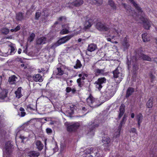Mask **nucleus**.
<instances>
[{
	"instance_id": "11",
	"label": "nucleus",
	"mask_w": 157,
	"mask_h": 157,
	"mask_svg": "<svg viewBox=\"0 0 157 157\" xmlns=\"http://www.w3.org/2000/svg\"><path fill=\"white\" fill-rule=\"evenodd\" d=\"M102 142L103 143L104 146L107 147L108 145V144H110V140L108 136H105L103 137Z\"/></svg>"
},
{
	"instance_id": "45",
	"label": "nucleus",
	"mask_w": 157,
	"mask_h": 157,
	"mask_svg": "<svg viewBox=\"0 0 157 157\" xmlns=\"http://www.w3.org/2000/svg\"><path fill=\"white\" fill-rule=\"evenodd\" d=\"M81 78H80L78 79L77 80V82L79 86L80 87L82 86V85L81 84Z\"/></svg>"
},
{
	"instance_id": "38",
	"label": "nucleus",
	"mask_w": 157,
	"mask_h": 157,
	"mask_svg": "<svg viewBox=\"0 0 157 157\" xmlns=\"http://www.w3.org/2000/svg\"><path fill=\"white\" fill-rule=\"evenodd\" d=\"M10 48L9 49V50H10V54L11 55L13 54H14L15 51V49L14 47L12 45H10Z\"/></svg>"
},
{
	"instance_id": "40",
	"label": "nucleus",
	"mask_w": 157,
	"mask_h": 157,
	"mask_svg": "<svg viewBox=\"0 0 157 157\" xmlns=\"http://www.w3.org/2000/svg\"><path fill=\"white\" fill-rule=\"evenodd\" d=\"M35 37V34L34 33H31L29 37L28 38V40L30 41V42H31L33 41L34 39V38Z\"/></svg>"
},
{
	"instance_id": "3",
	"label": "nucleus",
	"mask_w": 157,
	"mask_h": 157,
	"mask_svg": "<svg viewBox=\"0 0 157 157\" xmlns=\"http://www.w3.org/2000/svg\"><path fill=\"white\" fill-rule=\"evenodd\" d=\"M13 145L10 141L7 142L6 144L5 152L7 155H10L13 151Z\"/></svg>"
},
{
	"instance_id": "55",
	"label": "nucleus",
	"mask_w": 157,
	"mask_h": 157,
	"mask_svg": "<svg viewBox=\"0 0 157 157\" xmlns=\"http://www.w3.org/2000/svg\"><path fill=\"white\" fill-rule=\"evenodd\" d=\"M153 60L154 62L157 64V58H153Z\"/></svg>"
},
{
	"instance_id": "39",
	"label": "nucleus",
	"mask_w": 157,
	"mask_h": 157,
	"mask_svg": "<svg viewBox=\"0 0 157 157\" xmlns=\"http://www.w3.org/2000/svg\"><path fill=\"white\" fill-rule=\"evenodd\" d=\"M78 105V104H76L75 105H72L70 106L71 108L70 109V110H71V114H73L74 113V110H73V109H76L77 108V105Z\"/></svg>"
},
{
	"instance_id": "44",
	"label": "nucleus",
	"mask_w": 157,
	"mask_h": 157,
	"mask_svg": "<svg viewBox=\"0 0 157 157\" xmlns=\"http://www.w3.org/2000/svg\"><path fill=\"white\" fill-rule=\"evenodd\" d=\"M40 13L39 12H37L36 13L35 19H38L39 17L40 16Z\"/></svg>"
},
{
	"instance_id": "56",
	"label": "nucleus",
	"mask_w": 157,
	"mask_h": 157,
	"mask_svg": "<svg viewBox=\"0 0 157 157\" xmlns=\"http://www.w3.org/2000/svg\"><path fill=\"white\" fill-rule=\"evenodd\" d=\"M71 91H72V92L73 94H74L76 92V90L75 89H71Z\"/></svg>"
},
{
	"instance_id": "59",
	"label": "nucleus",
	"mask_w": 157,
	"mask_h": 157,
	"mask_svg": "<svg viewBox=\"0 0 157 157\" xmlns=\"http://www.w3.org/2000/svg\"><path fill=\"white\" fill-rule=\"evenodd\" d=\"M21 49L20 48H19L18 51V53L19 54H21Z\"/></svg>"
},
{
	"instance_id": "58",
	"label": "nucleus",
	"mask_w": 157,
	"mask_h": 157,
	"mask_svg": "<svg viewBox=\"0 0 157 157\" xmlns=\"http://www.w3.org/2000/svg\"><path fill=\"white\" fill-rule=\"evenodd\" d=\"M27 108L28 109H32V108L31 107L30 105H29L27 106Z\"/></svg>"
},
{
	"instance_id": "28",
	"label": "nucleus",
	"mask_w": 157,
	"mask_h": 157,
	"mask_svg": "<svg viewBox=\"0 0 157 157\" xmlns=\"http://www.w3.org/2000/svg\"><path fill=\"white\" fill-rule=\"evenodd\" d=\"M138 59L136 57V56L133 57L132 59V60L130 62H127V64L128 66V67H129V65L131 64L132 63V65H134L135 64V63L137 61Z\"/></svg>"
},
{
	"instance_id": "1",
	"label": "nucleus",
	"mask_w": 157,
	"mask_h": 157,
	"mask_svg": "<svg viewBox=\"0 0 157 157\" xmlns=\"http://www.w3.org/2000/svg\"><path fill=\"white\" fill-rule=\"evenodd\" d=\"M74 35V34H72L61 38L56 43L52 44L50 48L52 49L54 48L59 45L66 42Z\"/></svg>"
},
{
	"instance_id": "61",
	"label": "nucleus",
	"mask_w": 157,
	"mask_h": 157,
	"mask_svg": "<svg viewBox=\"0 0 157 157\" xmlns=\"http://www.w3.org/2000/svg\"><path fill=\"white\" fill-rule=\"evenodd\" d=\"M122 79V78H120V80L119 81L117 80V83H120V82L121 81V80H122L121 79Z\"/></svg>"
},
{
	"instance_id": "54",
	"label": "nucleus",
	"mask_w": 157,
	"mask_h": 157,
	"mask_svg": "<svg viewBox=\"0 0 157 157\" xmlns=\"http://www.w3.org/2000/svg\"><path fill=\"white\" fill-rule=\"evenodd\" d=\"M21 87H19L17 89V90L16 91V92H21Z\"/></svg>"
},
{
	"instance_id": "48",
	"label": "nucleus",
	"mask_w": 157,
	"mask_h": 157,
	"mask_svg": "<svg viewBox=\"0 0 157 157\" xmlns=\"http://www.w3.org/2000/svg\"><path fill=\"white\" fill-rule=\"evenodd\" d=\"M66 19V18L65 17L62 16L59 18L58 19V20L59 21H62L63 19Z\"/></svg>"
},
{
	"instance_id": "8",
	"label": "nucleus",
	"mask_w": 157,
	"mask_h": 157,
	"mask_svg": "<svg viewBox=\"0 0 157 157\" xmlns=\"http://www.w3.org/2000/svg\"><path fill=\"white\" fill-rule=\"evenodd\" d=\"M33 79L34 81L36 82H41L43 80V78L41 75L39 74L34 75L33 76Z\"/></svg>"
},
{
	"instance_id": "31",
	"label": "nucleus",
	"mask_w": 157,
	"mask_h": 157,
	"mask_svg": "<svg viewBox=\"0 0 157 157\" xmlns=\"http://www.w3.org/2000/svg\"><path fill=\"white\" fill-rule=\"evenodd\" d=\"M152 100H153V98H150V99L148 100V101L147 102L146 105L147 108H151L152 107V106H153Z\"/></svg>"
},
{
	"instance_id": "27",
	"label": "nucleus",
	"mask_w": 157,
	"mask_h": 157,
	"mask_svg": "<svg viewBox=\"0 0 157 157\" xmlns=\"http://www.w3.org/2000/svg\"><path fill=\"white\" fill-rule=\"evenodd\" d=\"M113 77L115 78H117L119 77V75L121 74L119 71L118 67L116 69L113 71Z\"/></svg>"
},
{
	"instance_id": "51",
	"label": "nucleus",
	"mask_w": 157,
	"mask_h": 157,
	"mask_svg": "<svg viewBox=\"0 0 157 157\" xmlns=\"http://www.w3.org/2000/svg\"><path fill=\"white\" fill-rule=\"evenodd\" d=\"M86 152L89 155H90V154L91 153V151H90L89 149V148H88L86 150Z\"/></svg>"
},
{
	"instance_id": "25",
	"label": "nucleus",
	"mask_w": 157,
	"mask_h": 157,
	"mask_svg": "<svg viewBox=\"0 0 157 157\" xmlns=\"http://www.w3.org/2000/svg\"><path fill=\"white\" fill-rule=\"evenodd\" d=\"M94 74L96 76H98L100 75H102L104 73V69H97L94 70Z\"/></svg>"
},
{
	"instance_id": "33",
	"label": "nucleus",
	"mask_w": 157,
	"mask_h": 157,
	"mask_svg": "<svg viewBox=\"0 0 157 157\" xmlns=\"http://www.w3.org/2000/svg\"><path fill=\"white\" fill-rule=\"evenodd\" d=\"M147 33L143 34L142 35V38L143 39V41L144 42H146L150 40V39L147 38Z\"/></svg>"
},
{
	"instance_id": "53",
	"label": "nucleus",
	"mask_w": 157,
	"mask_h": 157,
	"mask_svg": "<svg viewBox=\"0 0 157 157\" xmlns=\"http://www.w3.org/2000/svg\"><path fill=\"white\" fill-rule=\"evenodd\" d=\"M21 117H24L25 116V112H24V111L21 112Z\"/></svg>"
},
{
	"instance_id": "10",
	"label": "nucleus",
	"mask_w": 157,
	"mask_h": 157,
	"mask_svg": "<svg viewBox=\"0 0 157 157\" xmlns=\"http://www.w3.org/2000/svg\"><path fill=\"white\" fill-rule=\"evenodd\" d=\"M126 117L127 116L125 115H124L119 124V126L118 127V131L117 132L119 135L120 134V132L121 131L122 126L124 124L126 120Z\"/></svg>"
},
{
	"instance_id": "26",
	"label": "nucleus",
	"mask_w": 157,
	"mask_h": 157,
	"mask_svg": "<svg viewBox=\"0 0 157 157\" xmlns=\"http://www.w3.org/2000/svg\"><path fill=\"white\" fill-rule=\"evenodd\" d=\"M36 144L37 147V148L38 149L39 151H40L43 149L44 145L42 144L40 141L37 140L36 142Z\"/></svg>"
},
{
	"instance_id": "24",
	"label": "nucleus",
	"mask_w": 157,
	"mask_h": 157,
	"mask_svg": "<svg viewBox=\"0 0 157 157\" xmlns=\"http://www.w3.org/2000/svg\"><path fill=\"white\" fill-rule=\"evenodd\" d=\"M122 4L124 8L127 10V12L128 13H129V15L134 16L133 14L132 13L133 11L130 8V7L129 6H127L125 3H122Z\"/></svg>"
},
{
	"instance_id": "12",
	"label": "nucleus",
	"mask_w": 157,
	"mask_h": 157,
	"mask_svg": "<svg viewBox=\"0 0 157 157\" xmlns=\"http://www.w3.org/2000/svg\"><path fill=\"white\" fill-rule=\"evenodd\" d=\"M139 56L140 59H142L144 60L149 61H151L152 60L150 56L143 53H140Z\"/></svg>"
},
{
	"instance_id": "50",
	"label": "nucleus",
	"mask_w": 157,
	"mask_h": 157,
	"mask_svg": "<svg viewBox=\"0 0 157 157\" xmlns=\"http://www.w3.org/2000/svg\"><path fill=\"white\" fill-rule=\"evenodd\" d=\"M118 131V129L117 131L115 134L114 136H115L116 138H117V137H119V136H120V134H119V135L118 133L117 132Z\"/></svg>"
},
{
	"instance_id": "57",
	"label": "nucleus",
	"mask_w": 157,
	"mask_h": 157,
	"mask_svg": "<svg viewBox=\"0 0 157 157\" xmlns=\"http://www.w3.org/2000/svg\"><path fill=\"white\" fill-rule=\"evenodd\" d=\"M20 111H21V112H23V111H25V109L23 108L22 107H21L20 108Z\"/></svg>"
},
{
	"instance_id": "22",
	"label": "nucleus",
	"mask_w": 157,
	"mask_h": 157,
	"mask_svg": "<svg viewBox=\"0 0 157 157\" xmlns=\"http://www.w3.org/2000/svg\"><path fill=\"white\" fill-rule=\"evenodd\" d=\"M134 91V88L132 87H129L127 90L126 97H128L132 94Z\"/></svg>"
},
{
	"instance_id": "13",
	"label": "nucleus",
	"mask_w": 157,
	"mask_h": 157,
	"mask_svg": "<svg viewBox=\"0 0 157 157\" xmlns=\"http://www.w3.org/2000/svg\"><path fill=\"white\" fill-rule=\"evenodd\" d=\"M125 106L124 104H122L120 107V113L118 116L119 119L122 116L125 111Z\"/></svg>"
},
{
	"instance_id": "62",
	"label": "nucleus",
	"mask_w": 157,
	"mask_h": 157,
	"mask_svg": "<svg viewBox=\"0 0 157 157\" xmlns=\"http://www.w3.org/2000/svg\"><path fill=\"white\" fill-rule=\"evenodd\" d=\"M82 110L84 111H86V109L85 107H82Z\"/></svg>"
},
{
	"instance_id": "2",
	"label": "nucleus",
	"mask_w": 157,
	"mask_h": 157,
	"mask_svg": "<svg viewBox=\"0 0 157 157\" xmlns=\"http://www.w3.org/2000/svg\"><path fill=\"white\" fill-rule=\"evenodd\" d=\"M106 81V79L104 77L99 78L97 81H96L95 83L96 84V88L100 90L102 87L101 84L103 83H105Z\"/></svg>"
},
{
	"instance_id": "47",
	"label": "nucleus",
	"mask_w": 157,
	"mask_h": 157,
	"mask_svg": "<svg viewBox=\"0 0 157 157\" xmlns=\"http://www.w3.org/2000/svg\"><path fill=\"white\" fill-rule=\"evenodd\" d=\"M20 26L19 25H18L17 26L16 28L14 29V31L17 32L20 29Z\"/></svg>"
},
{
	"instance_id": "63",
	"label": "nucleus",
	"mask_w": 157,
	"mask_h": 157,
	"mask_svg": "<svg viewBox=\"0 0 157 157\" xmlns=\"http://www.w3.org/2000/svg\"><path fill=\"white\" fill-rule=\"evenodd\" d=\"M89 149L90 151H91V152H93V148H89Z\"/></svg>"
},
{
	"instance_id": "21",
	"label": "nucleus",
	"mask_w": 157,
	"mask_h": 157,
	"mask_svg": "<svg viewBox=\"0 0 157 157\" xmlns=\"http://www.w3.org/2000/svg\"><path fill=\"white\" fill-rule=\"evenodd\" d=\"M86 101L88 105L90 106H93V104L94 102V100L93 97L90 96L87 99Z\"/></svg>"
},
{
	"instance_id": "36",
	"label": "nucleus",
	"mask_w": 157,
	"mask_h": 157,
	"mask_svg": "<svg viewBox=\"0 0 157 157\" xmlns=\"http://www.w3.org/2000/svg\"><path fill=\"white\" fill-rule=\"evenodd\" d=\"M155 74V71L154 70L151 71L150 73V77L151 79L152 82L155 78V77L154 75V74Z\"/></svg>"
},
{
	"instance_id": "32",
	"label": "nucleus",
	"mask_w": 157,
	"mask_h": 157,
	"mask_svg": "<svg viewBox=\"0 0 157 157\" xmlns=\"http://www.w3.org/2000/svg\"><path fill=\"white\" fill-rule=\"evenodd\" d=\"M57 71L55 72V74L56 75L60 76L62 75L63 74L64 71L62 70L60 68H57Z\"/></svg>"
},
{
	"instance_id": "17",
	"label": "nucleus",
	"mask_w": 157,
	"mask_h": 157,
	"mask_svg": "<svg viewBox=\"0 0 157 157\" xmlns=\"http://www.w3.org/2000/svg\"><path fill=\"white\" fill-rule=\"evenodd\" d=\"M92 24V21L91 19L86 21L84 24V28L85 29H89L91 26Z\"/></svg>"
},
{
	"instance_id": "49",
	"label": "nucleus",
	"mask_w": 157,
	"mask_h": 157,
	"mask_svg": "<svg viewBox=\"0 0 157 157\" xmlns=\"http://www.w3.org/2000/svg\"><path fill=\"white\" fill-rule=\"evenodd\" d=\"M46 132L48 133H51L52 132V131L51 130V129L49 128H47L46 130Z\"/></svg>"
},
{
	"instance_id": "20",
	"label": "nucleus",
	"mask_w": 157,
	"mask_h": 157,
	"mask_svg": "<svg viewBox=\"0 0 157 157\" xmlns=\"http://www.w3.org/2000/svg\"><path fill=\"white\" fill-rule=\"evenodd\" d=\"M91 4L97 5L98 6L101 5L103 2L102 0H88Z\"/></svg>"
},
{
	"instance_id": "60",
	"label": "nucleus",
	"mask_w": 157,
	"mask_h": 157,
	"mask_svg": "<svg viewBox=\"0 0 157 157\" xmlns=\"http://www.w3.org/2000/svg\"><path fill=\"white\" fill-rule=\"evenodd\" d=\"M134 114L133 113H132L131 114V117L132 118H133L134 117Z\"/></svg>"
},
{
	"instance_id": "5",
	"label": "nucleus",
	"mask_w": 157,
	"mask_h": 157,
	"mask_svg": "<svg viewBox=\"0 0 157 157\" xmlns=\"http://www.w3.org/2000/svg\"><path fill=\"white\" fill-rule=\"evenodd\" d=\"M99 126L98 124H92L89 126L88 130V134L89 135L93 136L94 134V129L96 127H98Z\"/></svg>"
},
{
	"instance_id": "7",
	"label": "nucleus",
	"mask_w": 157,
	"mask_h": 157,
	"mask_svg": "<svg viewBox=\"0 0 157 157\" xmlns=\"http://www.w3.org/2000/svg\"><path fill=\"white\" fill-rule=\"evenodd\" d=\"M18 78L15 75L9 77L8 82L10 84H15L17 82Z\"/></svg>"
},
{
	"instance_id": "37",
	"label": "nucleus",
	"mask_w": 157,
	"mask_h": 157,
	"mask_svg": "<svg viewBox=\"0 0 157 157\" xmlns=\"http://www.w3.org/2000/svg\"><path fill=\"white\" fill-rule=\"evenodd\" d=\"M144 28L147 29H148L151 26L150 22L149 21H147L144 22Z\"/></svg>"
},
{
	"instance_id": "23",
	"label": "nucleus",
	"mask_w": 157,
	"mask_h": 157,
	"mask_svg": "<svg viewBox=\"0 0 157 157\" xmlns=\"http://www.w3.org/2000/svg\"><path fill=\"white\" fill-rule=\"evenodd\" d=\"M143 116L141 113L139 114L137 117V120L138 122V125L139 128L140 125V124L142 121Z\"/></svg>"
},
{
	"instance_id": "9",
	"label": "nucleus",
	"mask_w": 157,
	"mask_h": 157,
	"mask_svg": "<svg viewBox=\"0 0 157 157\" xmlns=\"http://www.w3.org/2000/svg\"><path fill=\"white\" fill-rule=\"evenodd\" d=\"M47 39L45 37L43 36L38 38L36 40L37 44L41 45L46 43Z\"/></svg>"
},
{
	"instance_id": "52",
	"label": "nucleus",
	"mask_w": 157,
	"mask_h": 157,
	"mask_svg": "<svg viewBox=\"0 0 157 157\" xmlns=\"http://www.w3.org/2000/svg\"><path fill=\"white\" fill-rule=\"evenodd\" d=\"M131 131L133 133H135L136 132V130L135 128H132L131 129Z\"/></svg>"
},
{
	"instance_id": "43",
	"label": "nucleus",
	"mask_w": 157,
	"mask_h": 157,
	"mask_svg": "<svg viewBox=\"0 0 157 157\" xmlns=\"http://www.w3.org/2000/svg\"><path fill=\"white\" fill-rule=\"evenodd\" d=\"M15 94L16 95V97L18 98H20L22 94L21 92H19L16 91Z\"/></svg>"
},
{
	"instance_id": "64",
	"label": "nucleus",
	"mask_w": 157,
	"mask_h": 157,
	"mask_svg": "<svg viewBox=\"0 0 157 157\" xmlns=\"http://www.w3.org/2000/svg\"><path fill=\"white\" fill-rule=\"evenodd\" d=\"M86 157H93V156H91V155H88Z\"/></svg>"
},
{
	"instance_id": "6",
	"label": "nucleus",
	"mask_w": 157,
	"mask_h": 157,
	"mask_svg": "<svg viewBox=\"0 0 157 157\" xmlns=\"http://www.w3.org/2000/svg\"><path fill=\"white\" fill-rule=\"evenodd\" d=\"M96 27L98 29L101 31H107L109 30V28L106 25H104L100 22L97 23Z\"/></svg>"
},
{
	"instance_id": "30",
	"label": "nucleus",
	"mask_w": 157,
	"mask_h": 157,
	"mask_svg": "<svg viewBox=\"0 0 157 157\" xmlns=\"http://www.w3.org/2000/svg\"><path fill=\"white\" fill-rule=\"evenodd\" d=\"M16 19L17 20L21 21L23 19V16L21 13H18L16 14Z\"/></svg>"
},
{
	"instance_id": "18",
	"label": "nucleus",
	"mask_w": 157,
	"mask_h": 157,
	"mask_svg": "<svg viewBox=\"0 0 157 157\" xmlns=\"http://www.w3.org/2000/svg\"><path fill=\"white\" fill-rule=\"evenodd\" d=\"M97 48L96 44H91L88 45L87 49L88 51L92 52L95 50Z\"/></svg>"
},
{
	"instance_id": "42",
	"label": "nucleus",
	"mask_w": 157,
	"mask_h": 157,
	"mask_svg": "<svg viewBox=\"0 0 157 157\" xmlns=\"http://www.w3.org/2000/svg\"><path fill=\"white\" fill-rule=\"evenodd\" d=\"M61 33L62 34H67L69 33V30L67 29H63L61 31Z\"/></svg>"
},
{
	"instance_id": "35",
	"label": "nucleus",
	"mask_w": 157,
	"mask_h": 157,
	"mask_svg": "<svg viewBox=\"0 0 157 157\" xmlns=\"http://www.w3.org/2000/svg\"><path fill=\"white\" fill-rule=\"evenodd\" d=\"M123 45L124 46V48L126 49H127L129 46L128 42L127 40V39L126 38L124 39V42L123 44Z\"/></svg>"
},
{
	"instance_id": "41",
	"label": "nucleus",
	"mask_w": 157,
	"mask_h": 157,
	"mask_svg": "<svg viewBox=\"0 0 157 157\" xmlns=\"http://www.w3.org/2000/svg\"><path fill=\"white\" fill-rule=\"evenodd\" d=\"M2 33L4 34H7L9 32V30L6 28L3 29L1 30Z\"/></svg>"
},
{
	"instance_id": "29",
	"label": "nucleus",
	"mask_w": 157,
	"mask_h": 157,
	"mask_svg": "<svg viewBox=\"0 0 157 157\" xmlns=\"http://www.w3.org/2000/svg\"><path fill=\"white\" fill-rule=\"evenodd\" d=\"M108 4L113 9H116L117 6L112 0H109Z\"/></svg>"
},
{
	"instance_id": "19",
	"label": "nucleus",
	"mask_w": 157,
	"mask_h": 157,
	"mask_svg": "<svg viewBox=\"0 0 157 157\" xmlns=\"http://www.w3.org/2000/svg\"><path fill=\"white\" fill-rule=\"evenodd\" d=\"M129 1L133 5V6L135 7L137 10L140 12H142L141 8L134 1V0H129Z\"/></svg>"
},
{
	"instance_id": "15",
	"label": "nucleus",
	"mask_w": 157,
	"mask_h": 157,
	"mask_svg": "<svg viewBox=\"0 0 157 157\" xmlns=\"http://www.w3.org/2000/svg\"><path fill=\"white\" fill-rule=\"evenodd\" d=\"M83 2V0H75L72 2V4L75 6L79 7L82 5Z\"/></svg>"
},
{
	"instance_id": "34",
	"label": "nucleus",
	"mask_w": 157,
	"mask_h": 157,
	"mask_svg": "<svg viewBox=\"0 0 157 157\" xmlns=\"http://www.w3.org/2000/svg\"><path fill=\"white\" fill-rule=\"evenodd\" d=\"M76 62V64L74 66V68L75 69H77L81 67L82 65L81 64L80 61L78 59H77Z\"/></svg>"
},
{
	"instance_id": "14",
	"label": "nucleus",
	"mask_w": 157,
	"mask_h": 157,
	"mask_svg": "<svg viewBox=\"0 0 157 157\" xmlns=\"http://www.w3.org/2000/svg\"><path fill=\"white\" fill-rule=\"evenodd\" d=\"M8 93L7 90H4L2 92H0V99L4 100L7 97V94Z\"/></svg>"
},
{
	"instance_id": "16",
	"label": "nucleus",
	"mask_w": 157,
	"mask_h": 157,
	"mask_svg": "<svg viewBox=\"0 0 157 157\" xmlns=\"http://www.w3.org/2000/svg\"><path fill=\"white\" fill-rule=\"evenodd\" d=\"M30 157H38L40 155L39 152L35 151H31L28 154Z\"/></svg>"
},
{
	"instance_id": "4",
	"label": "nucleus",
	"mask_w": 157,
	"mask_h": 157,
	"mask_svg": "<svg viewBox=\"0 0 157 157\" xmlns=\"http://www.w3.org/2000/svg\"><path fill=\"white\" fill-rule=\"evenodd\" d=\"M79 124L78 123H75L72 124H68L67 127V130L69 132H71L75 131L79 127Z\"/></svg>"
},
{
	"instance_id": "46",
	"label": "nucleus",
	"mask_w": 157,
	"mask_h": 157,
	"mask_svg": "<svg viewBox=\"0 0 157 157\" xmlns=\"http://www.w3.org/2000/svg\"><path fill=\"white\" fill-rule=\"evenodd\" d=\"M66 90L67 93H69L71 91V87H68L66 88Z\"/></svg>"
}]
</instances>
